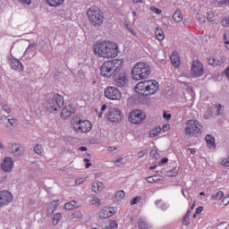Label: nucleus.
Returning a JSON list of instances; mask_svg holds the SVG:
<instances>
[{
	"instance_id": "f257e3e1",
	"label": "nucleus",
	"mask_w": 229,
	"mask_h": 229,
	"mask_svg": "<svg viewBox=\"0 0 229 229\" xmlns=\"http://www.w3.org/2000/svg\"><path fill=\"white\" fill-rule=\"evenodd\" d=\"M94 52L100 58H115L119 53V47L111 41H101L96 44Z\"/></svg>"
},
{
	"instance_id": "f03ea898",
	"label": "nucleus",
	"mask_w": 229,
	"mask_h": 229,
	"mask_svg": "<svg viewBox=\"0 0 229 229\" xmlns=\"http://www.w3.org/2000/svg\"><path fill=\"white\" fill-rule=\"evenodd\" d=\"M124 63L122 59H114L104 63L100 68V74L104 78H114L123 70Z\"/></svg>"
},
{
	"instance_id": "7ed1b4c3",
	"label": "nucleus",
	"mask_w": 229,
	"mask_h": 229,
	"mask_svg": "<svg viewBox=\"0 0 229 229\" xmlns=\"http://www.w3.org/2000/svg\"><path fill=\"white\" fill-rule=\"evenodd\" d=\"M157 90H158V82L153 80L141 81L135 86V92L140 96H153Z\"/></svg>"
},
{
	"instance_id": "20e7f679",
	"label": "nucleus",
	"mask_w": 229,
	"mask_h": 229,
	"mask_svg": "<svg viewBox=\"0 0 229 229\" xmlns=\"http://www.w3.org/2000/svg\"><path fill=\"white\" fill-rule=\"evenodd\" d=\"M151 74V66L148 63H137L131 70V78L136 81L146 80Z\"/></svg>"
},
{
	"instance_id": "39448f33",
	"label": "nucleus",
	"mask_w": 229,
	"mask_h": 229,
	"mask_svg": "<svg viewBox=\"0 0 229 229\" xmlns=\"http://www.w3.org/2000/svg\"><path fill=\"white\" fill-rule=\"evenodd\" d=\"M88 19L94 28H99L101 24H103V21H105V16L103 15V12L99 10L97 6H91L87 11Z\"/></svg>"
},
{
	"instance_id": "423d86ee",
	"label": "nucleus",
	"mask_w": 229,
	"mask_h": 229,
	"mask_svg": "<svg viewBox=\"0 0 229 229\" xmlns=\"http://www.w3.org/2000/svg\"><path fill=\"white\" fill-rule=\"evenodd\" d=\"M72 126L74 131L79 133H89L92 130V123L89 120L81 121L78 116H75L72 119Z\"/></svg>"
},
{
	"instance_id": "0eeeda50",
	"label": "nucleus",
	"mask_w": 229,
	"mask_h": 229,
	"mask_svg": "<svg viewBox=\"0 0 229 229\" xmlns=\"http://www.w3.org/2000/svg\"><path fill=\"white\" fill-rule=\"evenodd\" d=\"M64 106V97L60 94H55L47 100L46 105L47 112L53 114V112H58Z\"/></svg>"
},
{
	"instance_id": "6e6552de",
	"label": "nucleus",
	"mask_w": 229,
	"mask_h": 229,
	"mask_svg": "<svg viewBox=\"0 0 229 229\" xmlns=\"http://www.w3.org/2000/svg\"><path fill=\"white\" fill-rule=\"evenodd\" d=\"M203 131V125L198 120H188L186 123L185 133L191 137H197Z\"/></svg>"
},
{
	"instance_id": "1a4fd4ad",
	"label": "nucleus",
	"mask_w": 229,
	"mask_h": 229,
	"mask_svg": "<svg viewBox=\"0 0 229 229\" xmlns=\"http://www.w3.org/2000/svg\"><path fill=\"white\" fill-rule=\"evenodd\" d=\"M105 96L107 99H112L113 101H119L123 98L121 91L115 87H107L105 89Z\"/></svg>"
},
{
	"instance_id": "9d476101",
	"label": "nucleus",
	"mask_w": 229,
	"mask_h": 229,
	"mask_svg": "<svg viewBox=\"0 0 229 229\" xmlns=\"http://www.w3.org/2000/svg\"><path fill=\"white\" fill-rule=\"evenodd\" d=\"M112 80H114V84L115 87L123 88L126 87L128 83V78L126 77V72L122 70L118 74L114 75Z\"/></svg>"
},
{
	"instance_id": "9b49d317",
	"label": "nucleus",
	"mask_w": 229,
	"mask_h": 229,
	"mask_svg": "<svg viewBox=\"0 0 229 229\" xmlns=\"http://www.w3.org/2000/svg\"><path fill=\"white\" fill-rule=\"evenodd\" d=\"M146 119V114L140 110H134L130 113L129 121L132 124H140Z\"/></svg>"
},
{
	"instance_id": "f8f14e48",
	"label": "nucleus",
	"mask_w": 229,
	"mask_h": 229,
	"mask_svg": "<svg viewBox=\"0 0 229 229\" xmlns=\"http://www.w3.org/2000/svg\"><path fill=\"white\" fill-rule=\"evenodd\" d=\"M106 117L111 123H121L123 121V113L117 108H113L107 112Z\"/></svg>"
},
{
	"instance_id": "ddd939ff",
	"label": "nucleus",
	"mask_w": 229,
	"mask_h": 229,
	"mask_svg": "<svg viewBox=\"0 0 229 229\" xmlns=\"http://www.w3.org/2000/svg\"><path fill=\"white\" fill-rule=\"evenodd\" d=\"M205 73V69L203 68V64L199 61H193L191 64V74L195 76V78H199L203 76Z\"/></svg>"
},
{
	"instance_id": "4468645a",
	"label": "nucleus",
	"mask_w": 229,
	"mask_h": 229,
	"mask_svg": "<svg viewBox=\"0 0 229 229\" xmlns=\"http://www.w3.org/2000/svg\"><path fill=\"white\" fill-rule=\"evenodd\" d=\"M13 199V195L8 191H0V207H4L8 203L12 202Z\"/></svg>"
},
{
	"instance_id": "2eb2a0df",
	"label": "nucleus",
	"mask_w": 229,
	"mask_h": 229,
	"mask_svg": "<svg viewBox=\"0 0 229 229\" xmlns=\"http://www.w3.org/2000/svg\"><path fill=\"white\" fill-rule=\"evenodd\" d=\"M2 169L4 173H11L12 169H13V160L12 157H5L2 164Z\"/></svg>"
},
{
	"instance_id": "dca6fc26",
	"label": "nucleus",
	"mask_w": 229,
	"mask_h": 229,
	"mask_svg": "<svg viewBox=\"0 0 229 229\" xmlns=\"http://www.w3.org/2000/svg\"><path fill=\"white\" fill-rule=\"evenodd\" d=\"M114 214H115L114 208H107L100 211L99 217L100 219H108V217H112Z\"/></svg>"
},
{
	"instance_id": "f3484780",
	"label": "nucleus",
	"mask_w": 229,
	"mask_h": 229,
	"mask_svg": "<svg viewBox=\"0 0 229 229\" xmlns=\"http://www.w3.org/2000/svg\"><path fill=\"white\" fill-rule=\"evenodd\" d=\"M72 114H74V108H72V106L70 105L62 110L61 117L67 119L68 117H71Z\"/></svg>"
},
{
	"instance_id": "a211bd4d",
	"label": "nucleus",
	"mask_w": 229,
	"mask_h": 229,
	"mask_svg": "<svg viewBox=\"0 0 229 229\" xmlns=\"http://www.w3.org/2000/svg\"><path fill=\"white\" fill-rule=\"evenodd\" d=\"M11 67L13 71H19V72H21V71H24V65H22V63L17 59H13L11 62Z\"/></svg>"
},
{
	"instance_id": "6ab92c4d",
	"label": "nucleus",
	"mask_w": 229,
	"mask_h": 229,
	"mask_svg": "<svg viewBox=\"0 0 229 229\" xmlns=\"http://www.w3.org/2000/svg\"><path fill=\"white\" fill-rule=\"evenodd\" d=\"M171 58V62H172V65H174V67H180V55H178V52L174 51L170 56Z\"/></svg>"
},
{
	"instance_id": "aec40b11",
	"label": "nucleus",
	"mask_w": 229,
	"mask_h": 229,
	"mask_svg": "<svg viewBox=\"0 0 229 229\" xmlns=\"http://www.w3.org/2000/svg\"><path fill=\"white\" fill-rule=\"evenodd\" d=\"M103 189H105V184L101 182H96L93 183L91 191L92 192H96V194H99Z\"/></svg>"
},
{
	"instance_id": "412c9836",
	"label": "nucleus",
	"mask_w": 229,
	"mask_h": 229,
	"mask_svg": "<svg viewBox=\"0 0 229 229\" xmlns=\"http://www.w3.org/2000/svg\"><path fill=\"white\" fill-rule=\"evenodd\" d=\"M35 45L31 44L28 47V48L26 49V51L24 52V56H26L27 58H33L35 56Z\"/></svg>"
},
{
	"instance_id": "4be33fe9",
	"label": "nucleus",
	"mask_w": 229,
	"mask_h": 229,
	"mask_svg": "<svg viewBox=\"0 0 229 229\" xmlns=\"http://www.w3.org/2000/svg\"><path fill=\"white\" fill-rule=\"evenodd\" d=\"M205 139L208 148H216V139L212 135L208 134Z\"/></svg>"
},
{
	"instance_id": "5701e85b",
	"label": "nucleus",
	"mask_w": 229,
	"mask_h": 229,
	"mask_svg": "<svg viewBox=\"0 0 229 229\" xmlns=\"http://www.w3.org/2000/svg\"><path fill=\"white\" fill-rule=\"evenodd\" d=\"M78 201L72 200L64 204V210H74V208H78Z\"/></svg>"
},
{
	"instance_id": "b1692460",
	"label": "nucleus",
	"mask_w": 229,
	"mask_h": 229,
	"mask_svg": "<svg viewBox=\"0 0 229 229\" xmlns=\"http://www.w3.org/2000/svg\"><path fill=\"white\" fill-rule=\"evenodd\" d=\"M173 19L175 22H182V21H183V14H182V11H176L173 14Z\"/></svg>"
},
{
	"instance_id": "393cba45",
	"label": "nucleus",
	"mask_w": 229,
	"mask_h": 229,
	"mask_svg": "<svg viewBox=\"0 0 229 229\" xmlns=\"http://www.w3.org/2000/svg\"><path fill=\"white\" fill-rule=\"evenodd\" d=\"M64 1L65 0H47V3L49 6L56 8V6H60V4H63Z\"/></svg>"
},
{
	"instance_id": "a878e982",
	"label": "nucleus",
	"mask_w": 229,
	"mask_h": 229,
	"mask_svg": "<svg viewBox=\"0 0 229 229\" xmlns=\"http://www.w3.org/2000/svg\"><path fill=\"white\" fill-rule=\"evenodd\" d=\"M11 151L13 155H21V145L13 143L11 145Z\"/></svg>"
},
{
	"instance_id": "bb28decb",
	"label": "nucleus",
	"mask_w": 229,
	"mask_h": 229,
	"mask_svg": "<svg viewBox=\"0 0 229 229\" xmlns=\"http://www.w3.org/2000/svg\"><path fill=\"white\" fill-rule=\"evenodd\" d=\"M160 131H162V128L160 126H157V127L150 130L149 135L153 139V138L157 137V135H158V133H160Z\"/></svg>"
},
{
	"instance_id": "cd10ccee",
	"label": "nucleus",
	"mask_w": 229,
	"mask_h": 229,
	"mask_svg": "<svg viewBox=\"0 0 229 229\" xmlns=\"http://www.w3.org/2000/svg\"><path fill=\"white\" fill-rule=\"evenodd\" d=\"M155 35L157 38V40H163L164 39V31L160 30V28L157 27L155 30Z\"/></svg>"
},
{
	"instance_id": "c85d7f7f",
	"label": "nucleus",
	"mask_w": 229,
	"mask_h": 229,
	"mask_svg": "<svg viewBox=\"0 0 229 229\" xmlns=\"http://www.w3.org/2000/svg\"><path fill=\"white\" fill-rule=\"evenodd\" d=\"M62 219V213H56L55 215H54L53 216V225L56 226V225H58V223H60V220Z\"/></svg>"
},
{
	"instance_id": "c756f323",
	"label": "nucleus",
	"mask_w": 229,
	"mask_h": 229,
	"mask_svg": "<svg viewBox=\"0 0 229 229\" xmlns=\"http://www.w3.org/2000/svg\"><path fill=\"white\" fill-rule=\"evenodd\" d=\"M124 196H126L124 191H119L115 193L114 198L116 201H121L124 198Z\"/></svg>"
},
{
	"instance_id": "7c9ffc66",
	"label": "nucleus",
	"mask_w": 229,
	"mask_h": 229,
	"mask_svg": "<svg viewBox=\"0 0 229 229\" xmlns=\"http://www.w3.org/2000/svg\"><path fill=\"white\" fill-rule=\"evenodd\" d=\"M139 228H140V229H149V225H148V223H146L145 219L140 218L139 220Z\"/></svg>"
},
{
	"instance_id": "2f4dec72",
	"label": "nucleus",
	"mask_w": 229,
	"mask_h": 229,
	"mask_svg": "<svg viewBox=\"0 0 229 229\" xmlns=\"http://www.w3.org/2000/svg\"><path fill=\"white\" fill-rule=\"evenodd\" d=\"M178 174V167H174L172 170L166 172V175L169 176L170 178H173Z\"/></svg>"
},
{
	"instance_id": "473e14b6",
	"label": "nucleus",
	"mask_w": 229,
	"mask_h": 229,
	"mask_svg": "<svg viewBox=\"0 0 229 229\" xmlns=\"http://www.w3.org/2000/svg\"><path fill=\"white\" fill-rule=\"evenodd\" d=\"M90 205H95V207L101 206V200L98 197H93L92 199L89 200Z\"/></svg>"
},
{
	"instance_id": "72a5a7b5",
	"label": "nucleus",
	"mask_w": 229,
	"mask_h": 229,
	"mask_svg": "<svg viewBox=\"0 0 229 229\" xmlns=\"http://www.w3.org/2000/svg\"><path fill=\"white\" fill-rule=\"evenodd\" d=\"M34 153H36L37 155H40V157H42L44 153V148H42V145H36L34 147Z\"/></svg>"
},
{
	"instance_id": "f704fd0d",
	"label": "nucleus",
	"mask_w": 229,
	"mask_h": 229,
	"mask_svg": "<svg viewBox=\"0 0 229 229\" xmlns=\"http://www.w3.org/2000/svg\"><path fill=\"white\" fill-rule=\"evenodd\" d=\"M71 217L72 219H81L83 217V214L81 213V211H75L71 214Z\"/></svg>"
},
{
	"instance_id": "c9c22d12",
	"label": "nucleus",
	"mask_w": 229,
	"mask_h": 229,
	"mask_svg": "<svg viewBox=\"0 0 229 229\" xmlns=\"http://www.w3.org/2000/svg\"><path fill=\"white\" fill-rule=\"evenodd\" d=\"M223 196H225V193L223 191H217L216 195L212 196L213 199H222Z\"/></svg>"
},
{
	"instance_id": "e433bc0d",
	"label": "nucleus",
	"mask_w": 229,
	"mask_h": 229,
	"mask_svg": "<svg viewBox=\"0 0 229 229\" xmlns=\"http://www.w3.org/2000/svg\"><path fill=\"white\" fill-rule=\"evenodd\" d=\"M140 199H142V197L140 196H136L131 200V205H137V203L140 202Z\"/></svg>"
},
{
	"instance_id": "4c0bfd02",
	"label": "nucleus",
	"mask_w": 229,
	"mask_h": 229,
	"mask_svg": "<svg viewBox=\"0 0 229 229\" xmlns=\"http://www.w3.org/2000/svg\"><path fill=\"white\" fill-rule=\"evenodd\" d=\"M150 157H152V158L155 160H158V158H160V155H158V152L155 149L150 151Z\"/></svg>"
},
{
	"instance_id": "58836bf2",
	"label": "nucleus",
	"mask_w": 229,
	"mask_h": 229,
	"mask_svg": "<svg viewBox=\"0 0 229 229\" xmlns=\"http://www.w3.org/2000/svg\"><path fill=\"white\" fill-rule=\"evenodd\" d=\"M207 19L209 22H214V13L212 11L208 12Z\"/></svg>"
},
{
	"instance_id": "ea45409f",
	"label": "nucleus",
	"mask_w": 229,
	"mask_h": 229,
	"mask_svg": "<svg viewBox=\"0 0 229 229\" xmlns=\"http://www.w3.org/2000/svg\"><path fill=\"white\" fill-rule=\"evenodd\" d=\"M150 10H151V12H154V13H156L157 15H160V13H162V10H160L155 6H151Z\"/></svg>"
},
{
	"instance_id": "a19ab883",
	"label": "nucleus",
	"mask_w": 229,
	"mask_h": 229,
	"mask_svg": "<svg viewBox=\"0 0 229 229\" xmlns=\"http://www.w3.org/2000/svg\"><path fill=\"white\" fill-rule=\"evenodd\" d=\"M221 24L224 28L228 27L229 26V17L223 19L221 21Z\"/></svg>"
},
{
	"instance_id": "79ce46f5",
	"label": "nucleus",
	"mask_w": 229,
	"mask_h": 229,
	"mask_svg": "<svg viewBox=\"0 0 229 229\" xmlns=\"http://www.w3.org/2000/svg\"><path fill=\"white\" fill-rule=\"evenodd\" d=\"M146 182H148V183H155V182H158V179H155L153 176H148L146 178Z\"/></svg>"
},
{
	"instance_id": "37998d69",
	"label": "nucleus",
	"mask_w": 229,
	"mask_h": 229,
	"mask_svg": "<svg viewBox=\"0 0 229 229\" xmlns=\"http://www.w3.org/2000/svg\"><path fill=\"white\" fill-rule=\"evenodd\" d=\"M214 65H215V67H217L219 65H223V59L215 58Z\"/></svg>"
},
{
	"instance_id": "c03bdc74",
	"label": "nucleus",
	"mask_w": 229,
	"mask_h": 229,
	"mask_svg": "<svg viewBox=\"0 0 229 229\" xmlns=\"http://www.w3.org/2000/svg\"><path fill=\"white\" fill-rule=\"evenodd\" d=\"M52 214H55V208H47V217H51Z\"/></svg>"
},
{
	"instance_id": "a18cd8bd",
	"label": "nucleus",
	"mask_w": 229,
	"mask_h": 229,
	"mask_svg": "<svg viewBox=\"0 0 229 229\" xmlns=\"http://www.w3.org/2000/svg\"><path fill=\"white\" fill-rule=\"evenodd\" d=\"M117 226H119V225L115 220L111 221L110 225H109L110 228L115 229V228H117Z\"/></svg>"
},
{
	"instance_id": "49530a36",
	"label": "nucleus",
	"mask_w": 229,
	"mask_h": 229,
	"mask_svg": "<svg viewBox=\"0 0 229 229\" xmlns=\"http://www.w3.org/2000/svg\"><path fill=\"white\" fill-rule=\"evenodd\" d=\"M182 225H185L186 226H189V225H191V220L189 219V217L184 216V218L182 219Z\"/></svg>"
},
{
	"instance_id": "de8ad7c7",
	"label": "nucleus",
	"mask_w": 229,
	"mask_h": 229,
	"mask_svg": "<svg viewBox=\"0 0 229 229\" xmlns=\"http://www.w3.org/2000/svg\"><path fill=\"white\" fill-rule=\"evenodd\" d=\"M148 150H141L138 153V158H142L145 155H147Z\"/></svg>"
},
{
	"instance_id": "09e8293b",
	"label": "nucleus",
	"mask_w": 229,
	"mask_h": 229,
	"mask_svg": "<svg viewBox=\"0 0 229 229\" xmlns=\"http://www.w3.org/2000/svg\"><path fill=\"white\" fill-rule=\"evenodd\" d=\"M84 162L86 163V165H85L86 169H89V167H90V165H92V163H90V160H89V158H85Z\"/></svg>"
},
{
	"instance_id": "8fccbe9b",
	"label": "nucleus",
	"mask_w": 229,
	"mask_h": 229,
	"mask_svg": "<svg viewBox=\"0 0 229 229\" xmlns=\"http://www.w3.org/2000/svg\"><path fill=\"white\" fill-rule=\"evenodd\" d=\"M163 117L166 121H171V114H167V113L164 112Z\"/></svg>"
},
{
	"instance_id": "3c124183",
	"label": "nucleus",
	"mask_w": 229,
	"mask_h": 229,
	"mask_svg": "<svg viewBox=\"0 0 229 229\" xmlns=\"http://www.w3.org/2000/svg\"><path fill=\"white\" fill-rule=\"evenodd\" d=\"M19 3H21L22 4H28V6H30V4H31V0H18Z\"/></svg>"
},
{
	"instance_id": "603ef678",
	"label": "nucleus",
	"mask_w": 229,
	"mask_h": 229,
	"mask_svg": "<svg viewBox=\"0 0 229 229\" xmlns=\"http://www.w3.org/2000/svg\"><path fill=\"white\" fill-rule=\"evenodd\" d=\"M3 110L6 112V114H10L12 112V109H10V107H8L6 105L3 106Z\"/></svg>"
},
{
	"instance_id": "864d4df0",
	"label": "nucleus",
	"mask_w": 229,
	"mask_h": 229,
	"mask_svg": "<svg viewBox=\"0 0 229 229\" xmlns=\"http://www.w3.org/2000/svg\"><path fill=\"white\" fill-rule=\"evenodd\" d=\"M85 182V179L84 178H81V179H77L75 181V184L76 185H81V183H83Z\"/></svg>"
},
{
	"instance_id": "5fc2aeb1",
	"label": "nucleus",
	"mask_w": 229,
	"mask_h": 229,
	"mask_svg": "<svg viewBox=\"0 0 229 229\" xmlns=\"http://www.w3.org/2000/svg\"><path fill=\"white\" fill-rule=\"evenodd\" d=\"M214 63H215V58H209L208 61V64L209 65H212L213 67H215Z\"/></svg>"
},
{
	"instance_id": "6e6d98bb",
	"label": "nucleus",
	"mask_w": 229,
	"mask_h": 229,
	"mask_svg": "<svg viewBox=\"0 0 229 229\" xmlns=\"http://www.w3.org/2000/svg\"><path fill=\"white\" fill-rule=\"evenodd\" d=\"M198 21H199V22L200 24H205V22H207V20H205V17H199V18L198 19Z\"/></svg>"
},
{
	"instance_id": "4d7b16f0",
	"label": "nucleus",
	"mask_w": 229,
	"mask_h": 229,
	"mask_svg": "<svg viewBox=\"0 0 229 229\" xmlns=\"http://www.w3.org/2000/svg\"><path fill=\"white\" fill-rule=\"evenodd\" d=\"M203 212V207H199L197 209H196V213L197 215L199 214H201Z\"/></svg>"
},
{
	"instance_id": "13d9d810",
	"label": "nucleus",
	"mask_w": 229,
	"mask_h": 229,
	"mask_svg": "<svg viewBox=\"0 0 229 229\" xmlns=\"http://www.w3.org/2000/svg\"><path fill=\"white\" fill-rule=\"evenodd\" d=\"M8 123H9V124H11V126H13V124L16 123V120L13 118L8 119Z\"/></svg>"
},
{
	"instance_id": "bf43d9fd",
	"label": "nucleus",
	"mask_w": 229,
	"mask_h": 229,
	"mask_svg": "<svg viewBox=\"0 0 229 229\" xmlns=\"http://www.w3.org/2000/svg\"><path fill=\"white\" fill-rule=\"evenodd\" d=\"M167 162H169V159L167 157H164L161 159L160 164L164 165V164H167Z\"/></svg>"
},
{
	"instance_id": "052dcab7",
	"label": "nucleus",
	"mask_w": 229,
	"mask_h": 229,
	"mask_svg": "<svg viewBox=\"0 0 229 229\" xmlns=\"http://www.w3.org/2000/svg\"><path fill=\"white\" fill-rule=\"evenodd\" d=\"M123 157H120V158H118V159H115V160L114 161V164H121V163L123 162Z\"/></svg>"
},
{
	"instance_id": "680f3d73",
	"label": "nucleus",
	"mask_w": 229,
	"mask_h": 229,
	"mask_svg": "<svg viewBox=\"0 0 229 229\" xmlns=\"http://www.w3.org/2000/svg\"><path fill=\"white\" fill-rule=\"evenodd\" d=\"M221 108H222V106H221V104H219L217 106V109H216L217 115H221Z\"/></svg>"
},
{
	"instance_id": "e2e57ef3",
	"label": "nucleus",
	"mask_w": 229,
	"mask_h": 229,
	"mask_svg": "<svg viewBox=\"0 0 229 229\" xmlns=\"http://www.w3.org/2000/svg\"><path fill=\"white\" fill-rule=\"evenodd\" d=\"M162 130H163L164 131H167V130H169V125H163Z\"/></svg>"
},
{
	"instance_id": "0e129e2a",
	"label": "nucleus",
	"mask_w": 229,
	"mask_h": 229,
	"mask_svg": "<svg viewBox=\"0 0 229 229\" xmlns=\"http://www.w3.org/2000/svg\"><path fill=\"white\" fill-rule=\"evenodd\" d=\"M79 151H87V147H80Z\"/></svg>"
},
{
	"instance_id": "69168bd1",
	"label": "nucleus",
	"mask_w": 229,
	"mask_h": 229,
	"mask_svg": "<svg viewBox=\"0 0 229 229\" xmlns=\"http://www.w3.org/2000/svg\"><path fill=\"white\" fill-rule=\"evenodd\" d=\"M106 110V104H104L101 107V112H105Z\"/></svg>"
},
{
	"instance_id": "338daca9",
	"label": "nucleus",
	"mask_w": 229,
	"mask_h": 229,
	"mask_svg": "<svg viewBox=\"0 0 229 229\" xmlns=\"http://www.w3.org/2000/svg\"><path fill=\"white\" fill-rule=\"evenodd\" d=\"M223 203H225L226 205H228L229 203L228 198L223 199Z\"/></svg>"
},
{
	"instance_id": "774afa93",
	"label": "nucleus",
	"mask_w": 229,
	"mask_h": 229,
	"mask_svg": "<svg viewBox=\"0 0 229 229\" xmlns=\"http://www.w3.org/2000/svg\"><path fill=\"white\" fill-rule=\"evenodd\" d=\"M225 47L226 49H229V41H225Z\"/></svg>"
}]
</instances>
